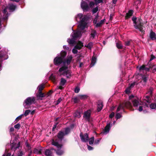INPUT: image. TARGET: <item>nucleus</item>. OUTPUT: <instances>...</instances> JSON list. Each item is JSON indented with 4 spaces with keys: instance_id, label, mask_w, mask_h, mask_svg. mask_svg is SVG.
I'll list each match as a JSON object with an SVG mask.
<instances>
[{
    "instance_id": "nucleus-33",
    "label": "nucleus",
    "mask_w": 156,
    "mask_h": 156,
    "mask_svg": "<svg viewBox=\"0 0 156 156\" xmlns=\"http://www.w3.org/2000/svg\"><path fill=\"white\" fill-rule=\"evenodd\" d=\"M94 137L93 136L90 138L89 140V143L90 145L92 144L94 141Z\"/></svg>"
},
{
    "instance_id": "nucleus-3",
    "label": "nucleus",
    "mask_w": 156,
    "mask_h": 156,
    "mask_svg": "<svg viewBox=\"0 0 156 156\" xmlns=\"http://www.w3.org/2000/svg\"><path fill=\"white\" fill-rule=\"evenodd\" d=\"M66 53L65 51H62L60 54H58L57 56L55 58L54 62L55 65H58L63 62V59L66 56Z\"/></svg>"
},
{
    "instance_id": "nucleus-53",
    "label": "nucleus",
    "mask_w": 156,
    "mask_h": 156,
    "mask_svg": "<svg viewBox=\"0 0 156 156\" xmlns=\"http://www.w3.org/2000/svg\"><path fill=\"white\" fill-rule=\"evenodd\" d=\"M115 115V113L114 112H112L109 115V117L111 118H112L114 117Z\"/></svg>"
},
{
    "instance_id": "nucleus-56",
    "label": "nucleus",
    "mask_w": 156,
    "mask_h": 156,
    "mask_svg": "<svg viewBox=\"0 0 156 156\" xmlns=\"http://www.w3.org/2000/svg\"><path fill=\"white\" fill-rule=\"evenodd\" d=\"M155 58V56L154 55H151V58L150 59V61H152V60H153Z\"/></svg>"
},
{
    "instance_id": "nucleus-57",
    "label": "nucleus",
    "mask_w": 156,
    "mask_h": 156,
    "mask_svg": "<svg viewBox=\"0 0 156 156\" xmlns=\"http://www.w3.org/2000/svg\"><path fill=\"white\" fill-rule=\"evenodd\" d=\"M57 124H58V123H57L56 124H55L53 126V129H52V130L53 131H54V129H55L56 128V127L57 125Z\"/></svg>"
},
{
    "instance_id": "nucleus-30",
    "label": "nucleus",
    "mask_w": 156,
    "mask_h": 156,
    "mask_svg": "<svg viewBox=\"0 0 156 156\" xmlns=\"http://www.w3.org/2000/svg\"><path fill=\"white\" fill-rule=\"evenodd\" d=\"M93 43L92 42H89L87 45H85V47H86L89 49H90L93 46Z\"/></svg>"
},
{
    "instance_id": "nucleus-6",
    "label": "nucleus",
    "mask_w": 156,
    "mask_h": 156,
    "mask_svg": "<svg viewBox=\"0 0 156 156\" xmlns=\"http://www.w3.org/2000/svg\"><path fill=\"white\" fill-rule=\"evenodd\" d=\"M129 100L128 101H130V103L132 105V107L133 105L134 107L136 108L140 105L141 101L140 102L138 98H134L133 95L129 96Z\"/></svg>"
},
{
    "instance_id": "nucleus-23",
    "label": "nucleus",
    "mask_w": 156,
    "mask_h": 156,
    "mask_svg": "<svg viewBox=\"0 0 156 156\" xmlns=\"http://www.w3.org/2000/svg\"><path fill=\"white\" fill-rule=\"evenodd\" d=\"M96 62V58L95 57H93L91 59V63L90 66H93L95 64Z\"/></svg>"
},
{
    "instance_id": "nucleus-43",
    "label": "nucleus",
    "mask_w": 156,
    "mask_h": 156,
    "mask_svg": "<svg viewBox=\"0 0 156 156\" xmlns=\"http://www.w3.org/2000/svg\"><path fill=\"white\" fill-rule=\"evenodd\" d=\"M131 88L129 87L126 89L125 92L126 94H128L129 93Z\"/></svg>"
},
{
    "instance_id": "nucleus-45",
    "label": "nucleus",
    "mask_w": 156,
    "mask_h": 156,
    "mask_svg": "<svg viewBox=\"0 0 156 156\" xmlns=\"http://www.w3.org/2000/svg\"><path fill=\"white\" fill-rule=\"evenodd\" d=\"M3 57V55H1V54L0 53V61H2V59L5 60V59H3L2 58ZM1 64L0 63V69H1Z\"/></svg>"
},
{
    "instance_id": "nucleus-8",
    "label": "nucleus",
    "mask_w": 156,
    "mask_h": 156,
    "mask_svg": "<svg viewBox=\"0 0 156 156\" xmlns=\"http://www.w3.org/2000/svg\"><path fill=\"white\" fill-rule=\"evenodd\" d=\"M35 98L34 97H30L27 98L24 101L23 105L25 108H28L29 106L34 102Z\"/></svg>"
},
{
    "instance_id": "nucleus-22",
    "label": "nucleus",
    "mask_w": 156,
    "mask_h": 156,
    "mask_svg": "<svg viewBox=\"0 0 156 156\" xmlns=\"http://www.w3.org/2000/svg\"><path fill=\"white\" fill-rule=\"evenodd\" d=\"M145 107H148V104L146 103H145V105H144L143 106H139V108L138 109V110L140 112H141L143 110V108H145Z\"/></svg>"
},
{
    "instance_id": "nucleus-27",
    "label": "nucleus",
    "mask_w": 156,
    "mask_h": 156,
    "mask_svg": "<svg viewBox=\"0 0 156 156\" xmlns=\"http://www.w3.org/2000/svg\"><path fill=\"white\" fill-rule=\"evenodd\" d=\"M37 97L39 99H40L41 98H42L44 96V94L42 93V92H39L38 94H37Z\"/></svg>"
},
{
    "instance_id": "nucleus-13",
    "label": "nucleus",
    "mask_w": 156,
    "mask_h": 156,
    "mask_svg": "<svg viewBox=\"0 0 156 156\" xmlns=\"http://www.w3.org/2000/svg\"><path fill=\"white\" fill-rule=\"evenodd\" d=\"M81 6L83 11H87L89 9L87 3L84 1H83V0H82L81 3Z\"/></svg>"
},
{
    "instance_id": "nucleus-54",
    "label": "nucleus",
    "mask_w": 156,
    "mask_h": 156,
    "mask_svg": "<svg viewBox=\"0 0 156 156\" xmlns=\"http://www.w3.org/2000/svg\"><path fill=\"white\" fill-rule=\"evenodd\" d=\"M23 154L22 151H20L18 154V156H22Z\"/></svg>"
},
{
    "instance_id": "nucleus-5",
    "label": "nucleus",
    "mask_w": 156,
    "mask_h": 156,
    "mask_svg": "<svg viewBox=\"0 0 156 156\" xmlns=\"http://www.w3.org/2000/svg\"><path fill=\"white\" fill-rule=\"evenodd\" d=\"M124 107L129 109L131 110H133L132 109V105L130 103V101H126L122 104H121L119 105L117 109V112H119L121 110H124Z\"/></svg>"
},
{
    "instance_id": "nucleus-51",
    "label": "nucleus",
    "mask_w": 156,
    "mask_h": 156,
    "mask_svg": "<svg viewBox=\"0 0 156 156\" xmlns=\"http://www.w3.org/2000/svg\"><path fill=\"white\" fill-rule=\"evenodd\" d=\"M94 1L97 4L101 3L103 2L102 0H94Z\"/></svg>"
},
{
    "instance_id": "nucleus-9",
    "label": "nucleus",
    "mask_w": 156,
    "mask_h": 156,
    "mask_svg": "<svg viewBox=\"0 0 156 156\" xmlns=\"http://www.w3.org/2000/svg\"><path fill=\"white\" fill-rule=\"evenodd\" d=\"M70 131V130L69 128H66L64 130H61L59 132L58 134V137L62 140L64 136L69 133Z\"/></svg>"
},
{
    "instance_id": "nucleus-63",
    "label": "nucleus",
    "mask_w": 156,
    "mask_h": 156,
    "mask_svg": "<svg viewBox=\"0 0 156 156\" xmlns=\"http://www.w3.org/2000/svg\"><path fill=\"white\" fill-rule=\"evenodd\" d=\"M34 112H35L34 110H33L31 112L30 111L31 114L33 115L34 113Z\"/></svg>"
},
{
    "instance_id": "nucleus-19",
    "label": "nucleus",
    "mask_w": 156,
    "mask_h": 156,
    "mask_svg": "<svg viewBox=\"0 0 156 156\" xmlns=\"http://www.w3.org/2000/svg\"><path fill=\"white\" fill-rule=\"evenodd\" d=\"M150 37L152 40H156V34L153 31H151L150 34Z\"/></svg>"
},
{
    "instance_id": "nucleus-39",
    "label": "nucleus",
    "mask_w": 156,
    "mask_h": 156,
    "mask_svg": "<svg viewBox=\"0 0 156 156\" xmlns=\"http://www.w3.org/2000/svg\"><path fill=\"white\" fill-rule=\"evenodd\" d=\"M30 112V110H27L25 111L24 115L25 116H27Z\"/></svg>"
},
{
    "instance_id": "nucleus-50",
    "label": "nucleus",
    "mask_w": 156,
    "mask_h": 156,
    "mask_svg": "<svg viewBox=\"0 0 156 156\" xmlns=\"http://www.w3.org/2000/svg\"><path fill=\"white\" fill-rule=\"evenodd\" d=\"M62 101V99L61 98H59L57 101L56 103V105H57L61 101Z\"/></svg>"
},
{
    "instance_id": "nucleus-36",
    "label": "nucleus",
    "mask_w": 156,
    "mask_h": 156,
    "mask_svg": "<svg viewBox=\"0 0 156 156\" xmlns=\"http://www.w3.org/2000/svg\"><path fill=\"white\" fill-rule=\"evenodd\" d=\"M122 116L119 113H117L116 114L115 118L117 119L121 118Z\"/></svg>"
},
{
    "instance_id": "nucleus-21",
    "label": "nucleus",
    "mask_w": 156,
    "mask_h": 156,
    "mask_svg": "<svg viewBox=\"0 0 156 156\" xmlns=\"http://www.w3.org/2000/svg\"><path fill=\"white\" fill-rule=\"evenodd\" d=\"M133 10H130L126 14L125 18L126 19H128L130 17L133 15Z\"/></svg>"
},
{
    "instance_id": "nucleus-12",
    "label": "nucleus",
    "mask_w": 156,
    "mask_h": 156,
    "mask_svg": "<svg viewBox=\"0 0 156 156\" xmlns=\"http://www.w3.org/2000/svg\"><path fill=\"white\" fill-rule=\"evenodd\" d=\"M80 136L82 141L83 142H87L89 140V137L87 133H85L83 134L82 133L80 134Z\"/></svg>"
},
{
    "instance_id": "nucleus-16",
    "label": "nucleus",
    "mask_w": 156,
    "mask_h": 156,
    "mask_svg": "<svg viewBox=\"0 0 156 156\" xmlns=\"http://www.w3.org/2000/svg\"><path fill=\"white\" fill-rule=\"evenodd\" d=\"M139 69L140 72L143 71L144 72H145L149 71L150 70L149 68L146 67L144 65L141 66L139 68Z\"/></svg>"
},
{
    "instance_id": "nucleus-37",
    "label": "nucleus",
    "mask_w": 156,
    "mask_h": 156,
    "mask_svg": "<svg viewBox=\"0 0 156 156\" xmlns=\"http://www.w3.org/2000/svg\"><path fill=\"white\" fill-rule=\"evenodd\" d=\"M98 7L97 6L95 8H94L93 9L92 12L93 13H95L98 11Z\"/></svg>"
},
{
    "instance_id": "nucleus-29",
    "label": "nucleus",
    "mask_w": 156,
    "mask_h": 156,
    "mask_svg": "<svg viewBox=\"0 0 156 156\" xmlns=\"http://www.w3.org/2000/svg\"><path fill=\"white\" fill-rule=\"evenodd\" d=\"M44 87V84H41L38 86L37 89H38L39 92H41Z\"/></svg>"
},
{
    "instance_id": "nucleus-24",
    "label": "nucleus",
    "mask_w": 156,
    "mask_h": 156,
    "mask_svg": "<svg viewBox=\"0 0 156 156\" xmlns=\"http://www.w3.org/2000/svg\"><path fill=\"white\" fill-rule=\"evenodd\" d=\"M96 35V32L95 30H93L91 34L90 38L93 39Z\"/></svg>"
},
{
    "instance_id": "nucleus-40",
    "label": "nucleus",
    "mask_w": 156,
    "mask_h": 156,
    "mask_svg": "<svg viewBox=\"0 0 156 156\" xmlns=\"http://www.w3.org/2000/svg\"><path fill=\"white\" fill-rule=\"evenodd\" d=\"M98 14H97V16H96L95 18H94V20H93V23L94 24L96 23L97 21V20L98 19Z\"/></svg>"
},
{
    "instance_id": "nucleus-4",
    "label": "nucleus",
    "mask_w": 156,
    "mask_h": 156,
    "mask_svg": "<svg viewBox=\"0 0 156 156\" xmlns=\"http://www.w3.org/2000/svg\"><path fill=\"white\" fill-rule=\"evenodd\" d=\"M132 20L134 23V26L135 28L137 29H139L140 31L142 33H144V30L143 27V24L142 23V20L140 19H138L135 17H133Z\"/></svg>"
},
{
    "instance_id": "nucleus-49",
    "label": "nucleus",
    "mask_w": 156,
    "mask_h": 156,
    "mask_svg": "<svg viewBox=\"0 0 156 156\" xmlns=\"http://www.w3.org/2000/svg\"><path fill=\"white\" fill-rule=\"evenodd\" d=\"M80 90V88L78 87H76L75 89V92L76 93H78L79 92Z\"/></svg>"
},
{
    "instance_id": "nucleus-41",
    "label": "nucleus",
    "mask_w": 156,
    "mask_h": 156,
    "mask_svg": "<svg viewBox=\"0 0 156 156\" xmlns=\"http://www.w3.org/2000/svg\"><path fill=\"white\" fill-rule=\"evenodd\" d=\"M79 99L78 97L74 98H73V101L75 103H77L79 100Z\"/></svg>"
},
{
    "instance_id": "nucleus-20",
    "label": "nucleus",
    "mask_w": 156,
    "mask_h": 156,
    "mask_svg": "<svg viewBox=\"0 0 156 156\" xmlns=\"http://www.w3.org/2000/svg\"><path fill=\"white\" fill-rule=\"evenodd\" d=\"M103 105L101 102H99L98 103L97 106V111L98 112L100 111L102 108Z\"/></svg>"
},
{
    "instance_id": "nucleus-11",
    "label": "nucleus",
    "mask_w": 156,
    "mask_h": 156,
    "mask_svg": "<svg viewBox=\"0 0 156 156\" xmlns=\"http://www.w3.org/2000/svg\"><path fill=\"white\" fill-rule=\"evenodd\" d=\"M79 44L75 46L72 50V52L74 54H76L78 52L77 49H80L83 46V43L79 41Z\"/></svg>"
},
{
    "instance_id": "nucleus-55",
    "label": "nucleus",
    "mask_w": 156,
    "mask_h": 156,
    "mask_svg": "<svg viewBox=\"0 0 156 156\" xmlns=\"http://www.w3.org/2000/svg\"><path fill=\"white\" fill-rule=\"evenodd\" d=\"M40 151L37 149H35L34 150V153L38 154L39 153Z\"/></svg>"
},
{
    "instance_id": "nucleus-31",
    "label": "nucleus",
    "mask_w": 156,
    "mask_h": 156,
    "mask_svg": "<svg viewBox=\"0 0 156 156\" xmlns=\"http://www.w3.org/2000/svg\"><path fill=\"white\" fill-rule=\"evenodd\" d=\"M78 97L80 99H83L87 98V96L85 95H80L78 96Z\"/></svg>"
},
{
    "instance_id": "nucleus-28",
    "label": "nucleus",
    "mask_w": 156,
    "mask_h": 156,
    "mask_svg": "<svg viewBox=\"0 0 156 156\" xmlns=\"http://www.w3.org/2000/svg\"><path fill=\"white\" fill-rule=\"evenodd\" d=\"M51 154V152L49 150H47L45 151V154L47 156H50Z\"/></svg>"
},
{
    "instance_id": "nucleus-62",
    "label": "nucleus",
    "mask_w": 156,
    "mask_h": 156,
    "mask_svg": "<svg viewBox=\"0 0 156 156\" xmlns=\"http://www.w3.org/2000/svg\"><path fill=\"white\" fill-rule=\"evenodd\" d=\"M117 0H113V3L114 4H115Z\"/></svg>"
},
{
    "instance_id": "nucleus-26",
    "label": "nucleus",
    "mask_w": 156,
    "mask_h": 156,
    "mask_svg": "<svg viewBox=\"0 0 156 156\" xmlns=\"http://www.w3.org/2000/svg\"><path fill=\"white\" fill-rule=\"evenodd\" d=\"M73 115L75 117L78 118H80L81 116L80 112L78 111L75 112L74 113Z\"/></svg>"
},
{
    "instance_id": "nucleus-1",
    "label": "nucleus",
    "mask_w": 156,
    "mask_h": 156,
    "mask_svg": "<svg viewBox=\"0 0 156 156\" xmlns=\"http://www.w3.org/2000/svg\"><path fill=\"white\" fill-rule=\"evenodd\" d=\"M89 18L90 17L87 15H83L82 13H79L75 16V20L79 22V24L78 25V30L71 34L72 39H68L67 42L69 44H74L76 38L81 36V31L87 27L88 20Z\"/></svg>"
},
{
    "instance_id": "nucleus-60",
    "label": "nucleus",
    "mask_w": 156,
    "mask_h": 156,
    "mask_svg": "<svg viewBox=\"0 0 156 156\" xmlns=\"http://www.w3.org/2000/svg\"><path fill=\"white\" fill-rule=\"evenodd\" d=\"M63 48L64 49H66V50L69 49L68 47H67L66 45H64L63 46Z\"/></svg>"
},
{
    "instance_id": "nucleus-35",
    "label": "nucleus",
    "mask_w": 156,
    "mask_h": 156,
    "mask_svg": "<svg viewBox=\"0 0 156 156\" xmlns=\"http://www.w3.org/2000/svg\"><path fill=\"white\" fill-rule=\"evenodd\" d=\"M150 107L152 109H154L156 108V104L154 103H152L150 105Z\"/></svg>"
},
{
    "instance_id": "nucleus-46",
    "label": "nucleus",
    "mask_w": 156,
    "mask_h": 156,
    "mask_svg": "<svg viewBox=\"0 0 156 156\" xmlns=\"http://www.w3.org/2000/svg\"><path fill=\"white\" fill-rule=\"evenodd\" d=\"M20 127V125L19 123H17L14 126V127L15 129H19Z\"/></svg>"
},
{
    "instance_id": "nucleus-59",
    "label": "nucleus",
    "mask_w": 156,
    "mask_h": 156,
    "mask_svg": "<svg viewBox=\"0 0 156 156\" xmlns=\"http://www.w3.org/2000/svg\"><path fill=\"white\" fill-rule=\"evenodd\" d=\"M135 83H133L131 84V85H130L129 87H130L131 88L133 87L135 85Z\"/></svg>"
},
{
    "instance_id": "nucleus-14",
    "label": "nucleus",
    "mask_w": 156,
    "mask_h": 156,
    "mask_svg": "<svg viewBox=\"0 0 156 156\" xmlns=\"http://www.w3.org/2000/svg\"><path fill=\"white\" fill-rule=\"evenodd\" d=\"M91 112V110H89L85 112L84 113L83 117L88 121L90 119Z\"/></svg>"
},
{
    "instance_id": "nucleus-18",
    "label": "nucleus",
    "mask_w": 156,
    "mask_h": 156,
    "mask_svg": "<svg viewBox=\"0 0 156 156\" xmlns=\"http://www.w3.org/2000/svg\"><path fill=\"white\" fill-rule=\"evenodd\" d=\"M66 80L63 78L61 79V81L60 83V86L59 88L60 89H62L63 88L62 86L64 85L66 82Z\"/></svg>"
},
{
    "instance_id": "nucleus-38",
    "label": "nucleus",
    "mask_w": 156,
    "mask_h": 156,
    "mask_svg": "<svg viewBox=\"0 0 156 156\" xmlns=\"http://www.w3.org/2000/svg\"><path fill=\"white\" fill-rule=\"evenodd\" d=\"M23 115V114H22L20 115L18 117H17L15 119V121H19V120H20L22 118Z\"/></svg>"
},
{
    "instance_id": "nucleus-47",
    "label": "nucleus",
    "mask_w": 156,
    "mask_h": 156,
    "mask_svg": "<svg viewBox=\"0 0 156 156\" xmlns=\"http://www.w3.org/2000/svg\"><path fill=\"white\" fill-rule=\"evenodd\" d=\"M94 3L93 2H91L89 3V6L90 8H92L94 6Z\"/></svg>"
},
{
    "instance_id": "nucleus-10",
    "label": "nucleus",
    "mask_w": 156,
    "mask_h": 156,
    "mask_svg": "<svg viewBox=\"0 0 156 156\" xmlns=\"http://www.w3.org/2000/svg\"><path fill=\"white\" fill-rule=\"evenodd\" d=\"M153 90V89L152 87H150L149 90H148L146 94H147L145 97V98L147 99L145 101L147 103H149L150 102L149 99L150 97H151L152 95V91Z\"/></svg>"
},
{
    "instance_id": "nucleus-61",
    "label": "nucleus",
    "mask_w": 156,
    "mask_h": 156,
    "mask_svg": "<svg viewBox=\"0 0 156 156\" xmlns=\"http://www.w3.org/2000/svg\"><path fill=\"white\" fill-rule=\"evenodd\" d=\"M83 65V63L82 62H81L80 64V67H81Z\"/></svg>"
},
{
    "instance_id": "nucleus-15",
    "label": "nucleus",
    "mask_w": 156,
    "mask_h": 156,
    "mask_svg": "<svg viewBox=\"0 0 156 156\" xmlns=\"http://www.w3.org/2000/svg\"><path fill=\"white\" fill-rule=\"evenodd\" d=\"M110 123H108L106 126L105 127L104 130L102 133L104 134H106L108 133L109 131L110 128Z\"/></svg>"
},
{
    "instance_id": "nucleus-25",
    "label": "nucleus",
    "mask_w": 156,
    "mask_h": 156,
    "mask_svg": "<svg viewBox=\"0 0 156 156\" xmlns=\"http://www.w3.org/2000/svg\"><path fill=\"white\" fill-rule=\"evenodd\" d=\"M20 142H19L17 144H11L12 149H16L17 148L19 147L20 146Z\"/></svg>"
},
{
    "instance_id": "nucleus-32",
    "label": "nucleus",
    "mask_w": 156,
    "mask_h": 156,
    "mask_svg": "<svg viewBox=\"0 0 156 156\" xmlns=\"http://www.w3.org/2000/svg\"><path fill=\"white\" fill-rule=\"evenodd\" d=\"M104 20H101V21L99 23H96V26L97 27H98L101 26L102 25V24L104 23Z\"/></svg>"
},
{
    "instance_id": "nucleus-7",
    "label": "nucleus",
    "mask_w": 156,
    "mask_h": 156,
    "mask_svg": "<svg viewBox=\"0 0 156 156\" xmlns=\"http://www.w3.org/2000/svg\"><path fill=\"white\" fill-rule=\"evenodd\" d=\"M52 144L53 145L56 146L58 148V150L56 151V153L58 155H61L63 154L64 151L60 149L62 147V145L58 144L57 141H54V140H52Z\"/></svg>"
},
{
    "instance_id": "nucleus-48",
    "label": "nucleus",
    "mask_w": 156,
    "mask_h": 156,
    "mask_svg": "<svg viewBox=\"0 0 156 156\" xmlns=\"http://www.w3.org/2000/svg\"><path fill=\"white\" fill-rule=\"evenodd\" d=\"M100 140V139H97L94 142V144H98Z\"/></svg>"
},
{
    "instance_id": "nucleus-34",
    "label": "nucleus",
    "mask_w": 156,
    "mask_h": 156,
    "mask_svg": "<svg viewBox=\"0 0 156 156\" xmlns=\"http://www.w3.org/2000/svg\"><path fill=\"white\" fill-rule=\"evenodd\" d=\"M116 46L117 48L119 49H121L122 48V45L120 42L117 43Z\"/></svg>"
},
{
    "instance_id": "nucleus-52",
    "label": "nucleus",
    "mask_w": 156,
    "mask_h": 156,
    "mask_svg": "<svg viewBox=\"0 0 156 156\" xmlns=\"http://www.w3.org/2000/svg\"><path fill=\"white\" fill-rule=\"evenodd\" d=\"M87 148L90 151V150H92L93 149V148L92 147H91L89 145H87Z\"/></svg>"
},
{
    "instance_id": "nucleus-17",
    "label": "nucleus",
    "mask_w": 156,
    "mask_h": 156,
    "mask_svg": "<svg viewBox=\"0 0 156 156\" xmlns=\"http://www.w3.org/2000/svg\"><path fill=\"white\" fill-rule=\"evenodd\" d=\"M72 59V57L71 55L68 56L67 60L63 62V64L67 65L68 66V65L70 64Z\"/></svg>"
},
{
    "instance_id": "nucleus-42",
    "label": "nucleus",
    "mask_w": 156,
    "mask_h": 156,
    "mask_svg": "<svg viewBox=\"0 0 156 156\" xmlns=\"http://www.w3.org/2000/svg\"><path fill=\"white\" fill-rule=\"evenodd\" d=\"M131 42V41H126L125 42V45L127 46H129Z\"/></svg>"
},
{
    "instance_id": "nucleus-64",
    "label": "nucleus",
    "mask_w": 156,
    "mask_h": 156,
    "mask_svg": "<svg viewBox=\"0 0 156 156\" xmlns=\"http://www.w3.org/2000/svg\"><path fill=\"white\" fill-rule=\"evenodd\" d=\"M153 69H154V71H156V68H154Z\"/></svg>"
},
{
    "instance_id": "nucleus-2",
    "label": "nucleus",
    "mask_w": 156,
    "mask_h": 156,
    "mask_svg": "<svg viewBox=\"0 0 156 156\" xmlns=\"http://www.w3.org/2000/svg\"><path fill=\"white\" fill-rule=\"evenodd\" d=\"M57 73L58 75L66 76L67 78H69L72 75L71 72L69 69L68 66L64 64L59 69Z\"/></svg>"
},
{
    "instance_id": "nucleus-58",
    "label": "nucleus",
    "mask_w": 156,
    "mask_h": 156,
    "mask_svg": "<svg viewBox=\"0 0 156 156\" xmlns=\"http://www.w3.org/2000/svg\"><path fill=\"white\" fill-rule=\"evenodd\" d=\"M14 129L13 127H11L10 128V132H12L14 131Z\"/></svg>"
},
{
    "instance_id": "nucleus-44",
    "label": "nucleus",
    "mask_w": 156,
    "mask_h": 156,
    "mask_svg": "<svg viewBox=\"0 0 156 156\" xmlns=\"http://www.w3.org/2000/svg\"><path fill=\"white\" fill-rule=\"evenodd\" d=\"M142 80L144 82L146 83L147 80V77L144 76H142Z\"/></svg>"
}]
</instances>
